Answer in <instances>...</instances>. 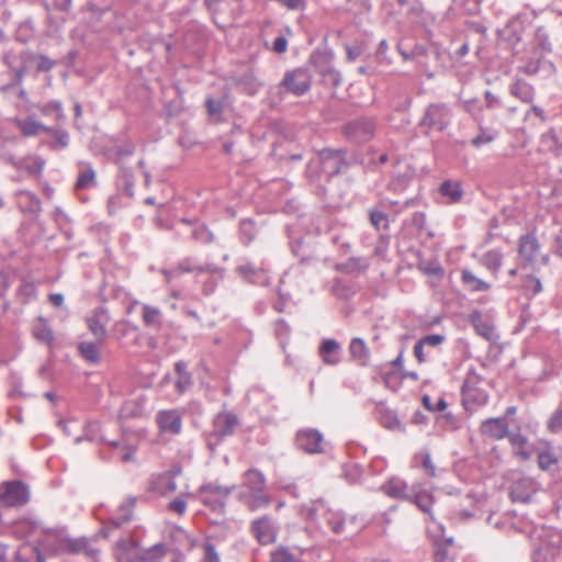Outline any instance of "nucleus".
Wrapping results in <instances>:
<instances>
[{
    "mask_svg": "<svg viewBox=\"0 0 562 562\" xmlns=\"http://www.w3.org/2000/svg\"><path fill=\"white\" fill-rule=\"evenodd\" d=\"M291 249L295 257L300 259L302 265H311L318 258L313 246L306 244L304 239H295L291 243Z\"/></svg>",
    "mask_w": 562,
    "mask_h": 562,
    "instance_id": "obj_39",
    "label": "nucleus"
},
{
    "mask_svg": "<svg viewBox=\"0 0 562 562\" xmlns=\"http://www.w3.org/2000/svg\"><path fill=\"white\" fill-rule=\"evenodd\" d=\"M411 57L417 67L425 74L427 78H434L435 72L431 70V60H438L440 53L437 48L424 45H415L411 50Z\"/></svg>",
    "mask_w": 562,
    "mask_h": 562,
    "instance_id": "obj_17",
    "label": "nucleus"
},
{
    "mask_svg": "<svg viewBox=\"0 0 562 562\" xmlns=\"http://www.w3.org/2000/svg\"><path fill=\"white\" fill-rule=\"evenodd\" d=\"M504 255L498 249H491L485 251L479 262L492 273L494 278L498 277V273L501 271L502 265H503Z\"/></svg>",
    "mask_w": 562,
    "mask_h": 562,
    "instance_id": "obj_40",
    "label": "nucleus"
},
{
    "mask_svg": "<svg viewBox=\"0 0 562 562\" xmlns=\"http://www.w3.org/2000/svg\"><path fill=\"white\" fill-rule=\"evenodd\" d=\"M318 356L326 366H338L342 360L341 345L334 338H324L318 346Z\"/></svg>",
    "mask_w": 562,
    "mask_h": 562,
    "instance_id": "obj_24",
    "label": "nucleus"
},
{
    "mask_svg": "<svg viewBox=\"0 0 562 562\" xmlns=\"http://www.w3.org/2000/svg\"><path fill=\"white\" fill-rule=\"evenodd\" d=\"M318 72L324 82L333 88H337L341 83L340 72L329 64L318 68Z\"/></svg>",
    "mask_w": 562,
    "mask_h": 562,
    "instance_id": "obj_60",
    "label": "nucleus"
},
{
    "mask_svg": "<svg viewBox=\"0 0 562 562\" xmlns=\"http://www.w3.org/2000/svg\"><path fill=\"white\" fill-rule=\"evenodd\" d=\"M46 133L53 136V139L46 143L52 151H60L69 146L70 135L65 128L49 126V131H46Z\"/></svg>",
    "mask_w": 562,
    "mask_h": 562,
    "instance_id": "obj_44",
    "label": "nucleus"
},
{
    "mask_svg": "<svg viewBox=\"0 0 562 562\" xmlns=\"http://www.w3.org/2000/svg\"><path fill=\"white\" fill-rule=\"evenodd\" d=\"M30 65H35L37 72H48L56 66V61L46 55L30 50Z\"/></svg>",
    "mask_w": 562,
    "mask_h": 562,
    "instance_id": "obj_57",
    "label": "nucleus"
},
{
    "mask_svg": "<svg viewBox=\"0 0 562 562\" xmlns=\"http://www.w3.org/2000/svg\"><path fill=\"white\" fill-rule=\"evenodd\" d=\"M15 198L18 207L22 213L37 217L42 212L41 200L35 193L29 190H18Z\"/></svg>",
    "mask_w": 562,
    "mask_h": 562,
    "instance_id": "obj_28",
    "label": "nucleus"
},
{
    "mask_svg": "<svg viewBox=\"0 0 562 562\" xmlns=\"http://www.w3.org/2000/svg\"><path fill=\"white\" fill-rule=\"evenodd\" d=\"M348 139L356 143H367L375 136L376 123L371 117H359L348 122L344 127Z\"/></svg>",
    "mask_w": 562,
    "mask_h": 562,
    "instance_id": "obj_10",
    "label": "nucleus"
},
{
    "mask_svg": "<svg viewBox=\"0 0 562 562\" xmlns=\"http://www.w3.org/2000/svg\"><path fill=\"white\" fill-rule=\"evenodd\" d=\"M438 192L442 198H446L447 202L450 204L459 203L464 194L461 182L450 179L440 183Z\"/></svg>",
    "mask_w": 562,
    "mask_h": 562,
    "instance_id": "obj_36",
    "label": "nucleus"
},
{
    "mask_svg": "<svg viewBox=\"0 0 562 562\" xmlns=\"http://www.w3.org/2000/svg\"><path fill=\"white\" fill-rule=\"evenodd\" d=\"M140 550L136 541L120 539L115 543L114 557L117 562H139Z\"/></svg>",
    "mask_w": 562,
    "mask_h": 562,
    "instance_id": "obj_29",
    "label": "nucleus"
},
{
    "mask_svg": "<svg viewBox=\"0 0 562 562\" xmlns=\"http://www.w3.org/2000/svg\"><path fill=\"white\" fill-rule=\"evenodd\" d=\"M369 222L376 232H387L390 229V217L385 210L379 204L368 210Z\"/></svg>",
    "mask_w": 562,
    "mask_h": 562,
    "instance_id": "obj_42",
    "label": "nucleus"
},
{
    "mask_svg": "<svg viewBox=\"0 0 562 562\" xmlns=\"http://www.w3.org/2000/svg\"><path fill=\"white\" fill-rule=\"evenodd\" d=\"M535 451L537 453V463L540 470L548 472L559 464L560 457L557 453L553 443L549 439H539Z\"/></svg>",
    "mask_w": 562,
    "mask_h": 562,
    "instance_id": "obj_18",
    "label": "nucleus"
},
{
    "mask_svg": "<svg viewBox=\"0 0 562 562\" xmlns=\"http://www.w3.org/2000/svg\"><path fill=\"white\" fill-rule=\"evenodd\" d=\"M509 431L505 417H491L483 420L480 425L481 435L493 440L507 438Z\"/></svg>",
    "mask_w": 562,
    "mask_h": 562,
    "instance_id": "obj_25",
    "label": "nucleus"
},
{
    "mask_svg": "<svg viewBox=\"0 0 562 562\" xmlns=\"http://www.w3.org/2000/svg\"><path fill=\"white\" fill-rule=\"evenodd\" d=\"M549 434L557 435L562 431V403L553 411L546 423Z\"/></svg>",
    "mask_w": 562,
    "mask_h": 562,
    "instance_id": "obj_64",
    "label": "nucleus"
},
{
    "mask_svg": "<svg viewBox=\"0 0 562 562\" xmlns=\"http://www.w3.org/2000/svg\"><path fill=\"white\" fill-rule=\"evenodd\" d=\"M323 175V165L321 164L318 156L316 159H312L307 162L305 168V177L311 183L319 182Z\"/></svg>",
    "mask_w": 562,
    "mask_h": 562,
    "instance_id": "obj_63",
    "label": "nucleus"
},
{
    "mask_svg": "<svg viewBox=\"0 0 562 562\" xmlns=\"http://www.w3.org/2000/svg\"><path fill=\"white\" fill-rule=\"evenodd\" d=\"M234 486H224L218 482H207L198 490L200 501L215 513H221L225 508L226 501Z\"/></svg>",
    "mask_w": 562,
    "mask_h": 562,
    "instance_id": "obj_7",
    "label": "nucleus"
},
{
    "mask_svg": "<svg viewBox=\"0 0 562 562\" xmlns=\"http://www.w3.org/2000/svg\"><path fill=\"white\" fill-rule=\"evenodd\" d=\"M243 487L246 488L244 492H260L266 490L265 474L256 468L248 469L243 475Z\"/></svg>",
    "mask_w": 562,
    "mask_h": 562,
    "instance_id": "obj_37",
    "label": "nucleus"
},
{
    "mask_svg": "<svg viewBox=\"0 0 562 562\" xmlns=\"http://www.w3.org/2000/svg\"><path fill=\"white\" fill-rule=\"evenodd\" d=\"M540 244L533 233L521 235L519 238L518 255L524 268L535 269L538 263Z\"/></svg>",
    "mask_w": 562,
    "mask_h": 562,
    "instance_id": "obj_16",
    "label": "nucleus"
},
{
    "mask_svg": "<svg viewBox=\"0 0 562 562\" xmlns=\"http://www.w3.org/2000/svg\"><path fill=\"white\" fill-rule=\"evenodd\" d=\"M238 499L246 505L250 512L267 508L271 503V497L266 493V490L260 492H243L241 490L238 493Z\"/></svg>",
    "mask_w": 562,
    "mask_h": 562,
    "instance_id": "obj_30",
    "label": "nucleus"
},
{
    "mask_svg": "<svg viewBox=\"0 0 562 562\" xmlns=\"http://www.w3.org/2000/svg\"><path fill=\"white\" fill-rule=\"evenodd\" d=\"M235 273L244 281L256 284L266 285L268 283L267 270L262 266H257L250 260H244L236 266Z\"/></svg>",
    "mask_w": 562,
    "mask_h": 562,
    "instance_id": "obj_21",
    "label": "nucleus"
},
{
    "mask_svg": "<svg viewBox=\"0 0 562 562\" xmlns=\"http://www.w3.org/2000/svg\"><path fill=\"white\" fill-rule=\"evenodd\" d=\"M15 124L20 128L21 133L25 137H32L38 135L41 132L49 131V126L36 121L33 116H27L23 120L15 119Z\"/></svg>",
    "mask_w": 562,
    "mask_h": 562,
    "instance_id": "obj_45",
    "label": "nucleus"
},
{
    "mask_svg": "<svg viewBox=\"0 0 562 562\" xmlns=\"http://www.w3.org/2000/svg\"><path fill=\"white\" fill-rule=\"evenodd\" d=\"M279 89H283L284 92L296 97L305 94L311 89V75L308 70L304 68L288 70L279 83Z\"/></svg>",
    "mask_w": 562,
    "mask_h": 562,
    "instance_id": "obj_8",
    "label": "nucleus"
},
{
    "mask_svg": "<svg viewBox=\"0 0 562 562\" xmlns=\"http://www.w3.org/2000/svg\"><path fill=\"white\" fill-rule=\"evenodd\" d=\"M417 269L430 279L429 282L432 288L439 285L445 278V269L436 259L420 260L417 263Z\"/></svg>",
    "mask_w": 562,
    "mask_h": 562,
    "instance_id": "obj_31",
    "label": "nucleus"
},
{
    "mask_svg": "<svg viewBox=\"0 0 562 562\" xmlns=\"http://www.w3.org/2000/svg\"><path fill=\"white\" fill-rule=\"evenodd\" d=\"M204 273L207 274V278L201 282V290L204 295H211L224 280L225 268L215 263H205L203 268H199V276Z\"/></svg>",
    "mask_w": 562,
    "mask_h": 562,
    "instance_id": "obj_22",
    "label": "nucleus"
},
{
    "mask_svg": "<svg viewBox=\"0 0 562 562\" xmlns=\"http://www.w3.org/2000/svg\"><path fill=\"white\" fill-rule=\"evenodd\" d=\"M541 143L550 154L555 157L562 156V142L553 128L541 136Z\"/></svg>",
    "mask_w": 562,
    "mask_h": 562,
    "instance_id": "obj_53",
    "label": "nucleus"
},
{
    "mask_svg": "<svg viewBox=\"0 0 562 562\" xmlns=\"http://www.w3.org/2000/svg\"><path fill=\"white\" fill-rule=\"evenodd\" d=\"M2 63L9 70L11 80L2 87L3 91L21 86L30 66V50L9 49L2 54Z\"/></svg>",
    "mask_w": 562,
    "mask_h": 562,
    "instance_id": "obj_4",
    "label": "nucleus"
},
{
    "mask_svg": "<svg viewBox=\"0 0 562 562\" xmlns=\"http://www.w3.org/2000/svg\"><path fill=\"white\" fill-rule=\"evenodd\" d=\"M16 295L22 304H27L36 297V288L33 282L22 280Z\"/></svg>",
    "mask_w": 562,
    "mask_h": 562,
    "instance_id": "obj_62",
    "label": "nucleus"
},
{
    "mask_svg": "<svg viewBox=\"0 0 562 562\" xmlns=\"http://www.w3.org/2000/svg\"><path fill=\"white\" fill-rule=\"evenodd\" d=\"M166 554V546L164 543H156L150 548L140 550L139 562H162Z\"/></svg>",
    "mask_w": 562,
    "mask_h": 562,
    "instance_id": "obj_52",
    "label": "nucleus"
},
{
    "mask_svg": "<svg viewBox=\"0 0 562 562\" xmlns=\"http://www.w3.org/2000/svg\"><path fill=\"white\" fill-rule=\"evenodd\" d=\"M535 40L537 45L541 50L546 53L552 52V43L550 38V27L549 25H539L535 32Z\"/></svg>",
    "mask_w": 562,
    "mask_h": 562,
    "instance_id": "obj_58",
    "label": "nucleus"
},
{
    "mask_svg": "<svg viewBox=\"0 0 562 562\" xmlns=\"http://www.w3.org/2000/svg\"><path fill=\"white\" fill-rule=\"evenodd\" d=\"M295 447L308 454L324 453L323 434L314 428L300 429L295 435Z\"/></svg>",
    "mask_w": 562,
    "mask_h": 562,
    "instance_id": "obj_12",
    "label": "nucleus"
},
{
    "mask_svg": "<svg viewBox=\"0 0 562 562\" xmlns=\"http://www.w3.org/2000/svg\"><path fill=\"white\" fill-rule=\"evenodd\" d=\"M236 88L248 95H255L262 83L256 78L252 70H247L237 78L234 79Z\"/></svg>",
    "mask_w": 562,
    "mask_h": 562,
    "instance_id": "obj_41",
    "label": "nucleus"
},
{
    "mask_svg": "<svg viewBox=\"0 0 562 562\" xmlns=\"http://www.w3.org/2000/svg\"><path fill=\"white\" fill-rule=\"evenodd\" d=\"M453 112L449 104L443 102H434L427 105L418 123L419 127L427 131H446L452 121Z\"/></svg>",
    "mask_w": 562,
    "mask_h": 562,
    "instance_id": "obj_6",
    "label": "nucleus"
},
{
    "mask_svg": "<svg viewBox=\"0 0 562 562\" xmlns=\"http://www.w3.org/2000/svg\"><path fill=\"white\" fill-rule=\"evenodd\" d=\"M379 422L382 427L389 430L405 432V427L401 424L395 412L389 408H382L379 411Z\"/></svg>",
    "mask_w": 562,
    "mask_h": 562,
    "instance_id": "obj_51",
    "label": "nucleus"
},
{
    "mask_svg": "<svg viewBox=\"0 0 562 562\" xmlns=\"http://www.w3.org/2000/svg\"><path fill=\"white\" fill-rule=\"evenodd\" d=\"M99 345L100 342L95 341H82L78 345L77 349L79 355L90 364H99L101 361V352Z\"/></svg>",
    "mask_w": 562,
    "mask_h": 562,
    "instance_id": "obj_48",
    "label": "nucleus"
},
{
    "mask_svg": "<svg viewBox=\"0 0 562 562\" xmlns=\"http://www.w3.org/2000/svg\"><path fill=\"white\" fill-rule=\"evenodd\" d=\"M509 93L524 103H532L536 94L535 87L522 78H516L509 86Z\"/></svg>",
    "mask_w": 562,
    "mask_h": 562,
    "instance_id": "obj_33",
    "label": "nucleus"
},
{
    "mask_svg": "<svg viewBox=\"0 0 562 562\" xmlns=\"http://www.w3.org/2000/svg\"><path fill=\"white\" fill-rule=\"evenodd\" d=\"M259 229L251 218L239 222V239L244 246H249L257 237Z\"/></svg>",
    "mask_w": 562,
    "mask_h": 562,
    "instance_id": "obj_50",
    "label": "nucleus"
},
{
    "mask_svg": "<svg viewBox=\"0 0 562 562\" xmlns=\"http://www.w3.org/2000/svg\"><path fill=\"white\" fill-rule=\"evenodd\" d=\"M142 319L146 327L159 330L162 327V313L160 308L149 305H142Z\"/></svg>",
    "mask_w": 562,
    "mask_h": 562,
    "instance_id": "obj_47",
    "label": "nucleus"
},
{
    "mask_svg": "<svg viewBox=\"0 0 562 562\" xmlns=\"http://www.w3.org/2000/svg\"><path fill=\"white\" fill-rule=\"evenodd\" d=\"M111 335L123 347L131 348L140 345L138 327L127 319L116 321L111 328Z\"/></svg>",
    "mask_w": 562,
    "mask_h": 562,
    "instance_id": "obj_13",
    "label": "nucleus"
},
{
    "mask_svg": "<svg viewBox=\"0 0 562 562\" xmlns=\"http://www.w3.org/2000/svg\"><path fill=\"white\" fill-rule=\"evenodd\" d=\"M270 562H300V558L288 547L279 546L270 553Z\"/></svg>",
    "mask_w": 562,
    "mask_h": 562,
    "instance_id": "obj_61",
    "label": "nucleus"
},
{
    "mask_svg": "<svg viewBox=\"0 0 562 562\" xmlns=\"http://www.w3.org/2000/svg\"><path fill=\"white\" fill-rule=\"evenodd\" d=\"M482 375L474 367H471L461 386L462 405L467 412L473 413L488 402V394L479 387Z\"/></svg>",
    "mask_w": 562,
    "mask_h": 562,
    "instance_id": "obj_2",
    "label": "nucleus"
},
{
    "mask_svg": "<svg viewBox=\"0 0 562 562\" xmlns=\"http://www.w3.org/2000/svg\"><path fill=\"white\" fill-rule=\"evenodd\" d=\"M35 34V25L31 18L22 21L18 29L15 34V40L20 43H27Z\"/></svg>",
    "mask_w": 562,
    "mask_h": 562,
    "instance_id": "obj_59",
    "label": "nucleus"
},
{
    "mask_svg": "<svg viewBox=\"0 0 562 562\" xmlns=\"http://www.w3.org/2000/svg\"><path fill=\"white\" fill-rule=\"evenodd\" d=\"M86 322L97 341L103 344L106 339V325L110 322L108 310L103 306L95 307Z\"/></svg>",
    "mask_w": 562,
    "mask_h": 562,
    "instance_id": "obj_19",
    "label": "nucleus"
},
{
    "mask_svg": "<svg viewBox=\"0 0 562 562\" xmlns=\"http://www.w3.org/2000/svg\"><path fill=\"white\" fill-rule=\"evenodd\" d=\"M151 490L158 492L161 495L173 493L177 490L175 476L170 472L161 474L154 482Z\"/></svg>",
    "mask_w": 562,
    "mask_h": 562,
    "instance_id": "obj_54",
    "label": "nucleus"
},
{
    "mask_svg": "<svg viewBox=\"0 0 562 562\" xmlns=\"http://www.w3.org/2000/svg\"><path fill=\"white\" fill-rule=\"evenodd\" d=\"M250 532L261 546H268L276 542L279 526L272 516L263 515L251 521Z\"/></svg>",
    "mask_w": 562,
    "mask_h": 562,
    "instance_id": "obj_9",
    "label": "nucleus"
},
{
    "mask_svg": "<svg viewBox=\"0 0 562 562\" xmlns=\"http://www.w3.org/2000/svg\"><path fill=\"white\" fill-rule=\"evenodd\" d=\"M407 502L415 504L423 513L428 515L431 520H435L432 514L434 496L430 492L425 490L420 483H415L411 486Z\"/></svg>",
    "mask_w": 562,
    "mask_h": 562,
    "instance_id": "obj_23",
    "label": "nucleus"
},
{
    "mask_svg": "<svg viewBox=\"0 0 562 562\" xmlns=\"http://www.w3.org/2000/svg\"><path fill=\"white\" fill-rule=\"evenodd\" d=\"M539 483L529 476L515 480L509 487V497L514 503H530L539 491Z\"/></svg>",
    "mask_w": 562,
    "mask_h": 562,
    "instance_id": "obj_15",
    "label": "nucleus"
},
{
    "mask_svg": "<svg viewBox=\"0 0 562 562\" xmlns=\"http://www.w3.org/2000/svg\"><path fill=\"white\" fill-rule=\"evenodd\" d=\"M0 498L7 506L21 507L29 503L30 491L22 481L4 482L0 487Z\"/></svg>",
    "mask_w": 562,
    "mask_h": 562,
    "instance_id": "obj_11",
    "label": "nucleus"
},
{
    "mask_svg": "<svg viewBox=\"0 0 562 562\" xmlns=\"http://www.w3.org/2000/svg\"><path fill=\"white\" fill-rule=\"evenodd\" d=\"M38 111L44 116H54L57 122H63L66 119L64 108L60 101L50 100L38 106Z\"/></svg>",
    "mask_w": 562,
    "mask_h": 562,
    "instance_id": "obj_55",
    "label": "nucleus"
},
{
    "mask_svg": "<svg viewBox=\"0 0 562 562\" xmlns=\"http://www.w3.org/2000/svg\"><path fill=\"white\" fill-rule=\"evenodd\" d=\"M507 439L512 447L515 449L514 453L518 459H520L521 461H528L531 459L532 453L530 450L526 448L528 443V439L526 436H524L520 431H509V436H507Z\"/></svg>",
    "mask_w": 562,
    "mask_h": 562,
    "instance_id": "obj_43",
    "label": "nucleus"
},
{
    "mask_svg": "<svg viewBox=\"0 0 562 562\" xmlns=\"http://www.w3.org/2000/svg\"><path fill=\"white\" fill-rule=\"evenodd\" d=\"M138 498L136 496H127L117 507L116 515L109 519V524L112 528H120L123 525L130 522L134 516V509L136 507Z\"/></svg>",
    "mask_w": 562,
    "mask_h": 562,
    "instance_id": "obj_27",
    "label": "nucleus"
},
{
    "mask_svg": "<svg viewBox=\"0 0 562 562\" xmlns=\"http://www.w3.org/2000/svg\"><path fill=\"white\" fill-rule=\"evenodd\" d=\"M538 13L536 10L528 5L522 11L517 13L506 25V32L508 33L507 42L513 46L521 41V33L526 24H532Z\"/></svg>",
    "mask_w": 562,
    "mask_h": 562,
    "instance_id": "obj_14",
    "label": "nucleus"
},
{
    "mask_svg": "<svg viewBox=\"0 0 562 562\" xmlns=\"http://www.w3.org/2000/svg\"><path fill=\"white\" fill-rule=\"evenodd\" d=\"M79 171L75 183L76 190H87L97 187V173L90 162H79Z\"/></svg>",
    "mask_w": 562,
    "mask_h": 562,
    "instance_id": "obj_32",
    "label": "nucleus"
},
{
    "mask_svg": "<svg viewBox=\"0 0 562 562\" xmlns=\"http://www.w3.org/2000/svg\"><path fill=\"white\" fill-rule=\"evenodd\" d=\"M323 172L330 181L334 177L345 172L351 166L357 164V157L346 148H323L317 153Z\"/></svg>",
    "mask_w": 562,
    "mask_h": 562,
    "instance_id": "obj_1",
    "label": "nucleus"
},
{
    "mask_svg": "<svg viewBox=\"0 0 562 562\" xmlns=\"http://www.w3.org/2000/svg\"><path fill=\"white\" fill-rule=\"evenodd\" d=\"M156 422L161 432L179 435L182 428V417L176 409L160 411Z\"/></svg>",
    "mask_w": 562,
    "mask_h": 562,
    "instance_id": "obj_26",
    "label": "nucleus"
},
{
    "mask_svg": "<svg viewBox=\"0 0 562 562\" xmlns=\"http://www.w3.org/2000/svg\"><path fill=\"white\" fill-rule=\"evenodd\" d=\"M409 488L407 483L400 477H391L381 486V490L387 496L404 501L409 497Z\"/></svg>",
    "mask_w": 562,
    "mask_h": 562,
    "instance_id": "obj_35",
    "label": "nucleus"
},
{
    "mask_svg": "<svg viewBox=\"0 0 562 562\" xmlns=\"http://www.w3.org/2000/svg\"><path fill=\"white\" fill-rule=\"evenodd\" d=\"M176 379V391L182 395L191 389L193 385L192 374L188 369V363L183 360H179L175 363Z\"/></svg>",
    "mask_w": 562,
    "mask_h": 562,
    "instance_id": "obj_34",
    "label": "nucleus"
},
{
    "mask_svg": "<svg viewBox=\"0 0 562 562\" xmlns=\"http://www.w3.org/2000/svg\"><path fill=\"white\" fill-rule=\"evenodd\" d=\"M58 552L67 554H85L89 558H93L98 553V550L92 548L89 540L85 537H61L58 540Z\"/></svg>",
    "mask_w": 562,
    "mask_h": 562,
    "instance_id": "obj_20",
    "label": "nucleus"
},
{
    "mask_svg": "<svg viewBox=\"0 0 562 562\" xmlns=\"http://www.w3.org/2000/svg\"><path fill=\"white\" fill-rule=\"evenodd\" d=\"M461 281L471 292H486L491 289V284L477 278L471 270L463 269L461 271Z\"/></svg>",
    "mask_w": 562,
    "mask_h": 562,
    "instance_id": "obj_49",
    "label": "nucleus"
},
{
    "mask_svg": "<svg viewBox=\"0 0 562 562\" xmlns=\"http://www.w3.org/2000/svg\"><path fill=\"white\" fill-rule=\"evenodd\" d=\"M212 424L213 429L207 434L206 445L211 451H214L225 438L235 434L239 419L235 413L222 411L215 415Z\"/></svg>",
    "mask_w": 562,
    "mask_h": 562,
    "instance_id": "obj_5",
    "label": "nucleus"
},
{
    "mask_svg": "<svg viewBox=\"0 0 562 562\" xmlns=\"http://www.w3.org/2000/svg\"><path fill=\"white\" fill-rule=\"evenodd\" d=\"M199 268H203V266H196L193 262L192 258H184L181 261L178 262L177 266L172 267L169 270H164V274L168 282L171 281L173 278H178L182 273H190L194 272L196 277H199Z\"/></svg>",
    "mask_w": 562,
    "mask_h": 562,
    "instance_id": "obj_46",
    "label": "nucleus"
},
{
    "mask_svg": "<svg viewBox=\"0 0 562 562\" xmlns=\"http://www.w3.org/2000/svg\"><path fill=\"white\" fill-rule=\"evenodd\" d=\"M349 355L360 367H367L370 363V350L362 338L355 337L350 340Z\"/></svg>",
    "mask_w": 562,
    "mask_h": 562,
    "instance_id": "obj_38",
    "label": "nucleus"
},
{
    "mask_svg": "<svg viewBox=\"0 0 562 562\" xmlns=\"http://www.w3.org/2000/svg\"><path fill=\"white\" fill-rule=\"evenodd\" d=\"M453 543V538L438 539L434 541V561L448 562L449 548Z\"/></svg>",
    "mask_w": 562,
    "mask_h": 562,
    "instance_id": "obj_56",
    "label": "nucleus"
},
{
    "mask_svg": "<svg viewBox=\"0 0 562 562\" xmlns=\"http://www.w3.org/2000/svg\"><path fill=\"white\" fill-rule=\"evenodd\" d=\"M307 519L318 522L321 527H326L336 535H341L346 530L342 512L327 507L323 501L312 503L307 509Z\"/></svg>",
    "mask_w": 562,
    "mask_h": 562,
    "instance_id": "obj_3",
    "label": "nucleus"
}]
</instances>
